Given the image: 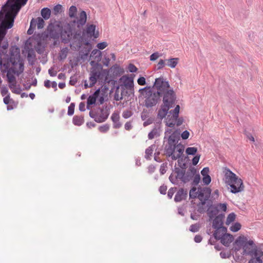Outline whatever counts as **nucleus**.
<instances>
[{
    "label": "nucleus",
    "mask_w": 263,
    "mask_h": 263,
    "mask_svg": "<svg viewBox=\"0 0 263 263\" xmlns=\"http://www.w3.org/2000/svg\"><path fill=\"white\" fill-rule=\"evenodd\" d=\"M218 207V209L221 210L223 212H226L227 209V204L226 203H217L215 204Z\"/></svg>",
    "instance_id": "obj_51"
},
{
    "label": "nucleus",
    "mask_w": 263,
    "mask_h": 263,
    "mask_svg": "<svg viewBox=\"0 0 263 263\" xmlns=\"http://www.w3.org/2000/svg\"><path fill=\"white\" fill-rule=\"evenodd\" d=\"M220 256L222 258H229L231 254L228 252L222 251L220 253Z\"/></svg>",
    "instance_id": "obj_60"
},
{
    "label": "nucleus",
    "mask_w": 263,
    "mask_h": 263,
    "mask_svg": "<svg viewBox=\"0 0 263 263\" xmlns=\"http://www.w3.org/2000/svg\"><path fill=\"white\" fill-rule=\"evenodd\" d=\"M209 168L208 167H204L201 171V174L202 175L203 177L204 176H206L209 175Z\"/></svg>",
    "instance_id": "obj_61"
},
{
    "label": "nucleus",
    "mask_w": 263,
    "mask_h": 263,
    "mask_svg": "<svg viewBox=\"0 0 263 263\" xmlns=\"http://www.w3.org/2000/svg\"><path fill=\"white\" fill-rule=\"evenodd\" d=\"M100 114L99 118L98 120V123H102L105 122L108 118L109 115V108L107 106H104L102 107H99Z\"/></svg>",
    "instance_id": "obj_16"
},
{
    "label": "nucleus",
    "mask_w": 263,
    "mask_h": 263,
    "mask_svg": "<svg viewBox=\"0 0 263 263\" xmlns=\"http://www.w3.org/2000/svg\"><path fill=\"white\" fill-rule=\"evenodd\" d=\"M18 65L19 70H16L14 67H11L10 68V70H11L14 74H15L17 76L21 74L24 70V63L22 60L19 62Z\"/></svg>",
    "instance_id": "obj_30"
},
{
    "label": "nucleus",
    "mask_w": 263,
    "mask_h": 263,
    "mask_svg": "<svg viewBox=\"0 0 263 263\" xmlns=\"http://www.w3.org/2000/svg\"><path fill=\"white\" fill-rule=\"evenodd\" d=\"M16 15L9 9L3 6L2 10L0 12V29L7 32L8 29L13 27Z\"/></svg>",
    "instance_id": "obj_5"
},
{
    "label": "nucleus",
    "mask_w": 263,
    "mask_h": 263,
    "mask_svg": "<svg viewBox=\"0 0 263 263\" xmlns=\"http://www.w3.org/2000/svg\"><path fill=\"white\" fill-rule=\"evenodd\" d=\"M112 123V127L114 128L118 129L122 126V123L120 122V116L119 113L115 111L112 113L110 118Z\"/></svg>",
    "instance_id": "obj_19"
},
{
    "label": "nucleus",
    "mask_w": 263,
    "mask_h": 263,
    "mask_svg": "<svg viewBox=\"0 0 263 263\" xmlns=\"http://www.w3.org/2000/svg\"><path fill=\"white\" fill-rule=\"evenodd\" d=\"M155 91H158L159 95L162 96V100L166 98L167 100H176V95L170 84L163 77L155 79L153 86L152 87Z\"/></svg>",
    "instance_id": "obj_2"
},
{
    "label": "nucleus",
    "mask_w": 263,
    "mask_h": 263,
    "mask_svg": "<svg viewBox=\"0 0 263 263\" xmlns=\"http://www.w3.org/2000/svg\"><path fill=\"white\" fill-rule=\"evenodd\" d=\"M77 8L75 6H71L69 8L68 15L70 17L72 18L76 17Z\"/></svg>",
    "instance_id": "obj_38"
},
{
    "label": "nucleus",
    "mask_w": 263,
    "mask_h": 263,
    "mask_svg": "<svg viewBox=\"0 0 263 263\" xmlns=\"http://www.w3.org/2000/svg\"><path fill=\"white\" fill-rule=\"evenodd\" d=\"M156 146L155 144L151 145L148 148L145 149V158L146 159H149L150 158V156H152L153 154V152L154 151V148Z\"/></svg>",
    "instance_id": "obj_32"
},
{
    "label": "nucleus",
    "mask_w": 263,
    "mask_h": 263,
    "mask_svg": "<svg viewBox=\"0 0 263 263\" xmlns=\"http://www.w3.org/2000/svg\"><path fill=\"white\" fill-rule=\"evenodd\" d=\"M235 244H239L242 246L243 249V255H249L250 256L256 255L257 252L261 249L258 248L252 240H248L246 236H239L235 240Z\"/></svg>",
    "instance_id": "obj_4"
},
{
    "label": "nucleus",
    "mask_w": 263,
    "mask_h": 263,
    "mask_svg": "<svg viewBox=\"0 0 263 263\" xmlns=\"http://www.w3.org/2000/svg\"><path fill=\"white\" fill-rule=\"evenodd\" d=\"M187 195V191H185L183 189H180L176 193L174 201L176 202H179L183 200H185Z\"/></svg>",
    "instance_id": "obj_18"
},
{
    "label": "nucleus",
    "mask_w": 263,
    "mask_h": 263,
    "mask_svg": "<svg viewBox=\"0 0 263 263\" xmlns=\"http://www.w3.org/2000/svg\"><path fill=\"white\" fill-rule=\"evenodd\" d=\"M166 172V164L162 163L160 168V173L161 175L164 174Z\"/></svg>",
    "instance_id": "obj_63"
},
{
    "label": "nucleus",
    "mask_w": 263,
    "mask_h": 263,
    "mask_svg": "<svg viewBox=\"0 0 263 263\" xmlns=\"http://www.w3.org/2000/svg\"><path fill=\"white\" fill-rule=\"evenodd\" d=\"M166 65L172 68H175L179 62V59L177 58H171L169 59H166Z\"/></svg>",
    "instance_id": "obj_28"
},
{
    "label": "nucleus",
    "mask_w": 263,
    "mask_h": 263,
    "mask_svg": "<svg viewBox=\"0 0 263 263\" xmlns=\"http://www.w3.org/2000/svg\"><path fill=\"white\" fill-rule=\"evenodd\" d=\"M236 218V215L234 213H231L229 214L227 217L226 223L227 225H229L230 223L234 221Z\"/></svg>",
    "instance_id": "obj_39"
},
{
    "label": "nucleus",
    "mask_w": 263,
    "mask_h": 263,
    "mask_svg": "<svg viewBox=\"0 0 263 263\" xmlns=\"http://www.w3.org/2000/svg\"><path fill=\"white\" fill-rule=\"evenodd\" d=\"M115 88H116V90H115V93L114 94V99L115 100H116L117 101L122 100L123 98V96L130 95L129 94H128V92L127 90H126V91L123 90V91H121V95H119V88H120L119 85L116 86Z\"/></svg>",
    "instance_id": "obj_20"
},
{
    "label": "nucleus",
    "mask_w": 263,
    "mask_h": 263,
    "mask_svg": "<svg viewBox=\"0 0 263 263\" xmlns=\"http://www.w3.org/2000/svg\"><path fill=\"white\" fill-rule=\"evenodd\" d=\"M96 26L93 24L87 26L86 33L90 36H93L95 38H97L99 36L98 32L95 33Z\"/></svg>",
    "instance_id": "obj_25"
},
{
    "label": "nucleus",
    "mask_w": 263,
    "mask_h": 263,
    "mask_svg": "<svg viewBox=\"0 0 263 263\" xmlns=\"http://www.w3.org/2000/svg\"><path fill=\"white\" fill-rule=\"evenodd\" d=\"M215 229V231L213 234L214 237L216 240H220V238H221L223 235H225L226 232H223L222 228H220L218 229L217 233V229Z\"/></svg>",
    "instance_id": "obj_33"
},
{
    "label": "nucleus",
    "mask_w": 263,
    "mask_h": 263,
    "mask_svg": "<svg viewBox=\"0 0 263 263\" xmlns=\"http://www.w3.org/2000/svg\"><path fill=\"white\" fill-rule=\"evenodd\" d=\"M185 152L187 155L194 156L197 152V148L195 147H189L186 149Z\"/></svg>",
    "instance_id": "obj_37"
},
{
    "label": "nucleus",
    "mask_w": 263,
    "mask_h": 263,
    "mask_svg": "<svg viewBox=\"0 0 263 263\" xmlns=\"http://www.w3.org/2000/svg\"><path fill=\"white\" fill-rule=\"evenodd\" d=\"M200 157V155L197 154L195 155L192 159V163L194 165H196L198 163Z\"/></svg>",
    "instance_id": "obj_59"
},
{
    "label": "nucleus",
    "mask_w": 263,
    "mask_h": 263,
    "mask_svg": "<svg viewBox=\"0 0 263 263\" xmlns=\"http://www.w3.org/2000/svg\"><path fill=\"white\" fill-rule=\"evenodd\" d=\"M41 13L44 19L48 20L50 16L51 10L49 8L45 7L41 10Z\"/></svg>",
    "instance_id": "obj_31"
},
{
    "label": "nucleus",
    "mask_w": 263,
    "mask_h": 263,
    "mask_svg": "<svg viewBox=\"0 0 263 263\" xmlns=\"http://www.w3.org/2000/svg\"><path fill=\"white\" fill-rule=\"evenodd\" d=\"M263 256V251L262 250L257 252L256 255L254 254L251 256V259L249 260L248 263H262L261 257Z\"/></svg>",
    "instance_id": "obj_21"
},
{
    "label": "nucleus",
    "mask_w": 263,
    "mask_h": 263,
    "mask_svg": "<svg viewBox=\"0 0 263 263\" xmlns=\"http://www.w3.org/2000/svg\"><path fill=\"white\" fill-rule=\"evenodd\" d=\"M176 175L174 177L173 174L169 176V180L173 184H178V180L183 183H186L191 179V176L189 175H185V171L181 170L179 167H175L174 170Z\"/></svg>",
    "instance_id": "obj_8"
},
{
    "label": "nucleus",
    "mask_w": 263,
    "mask_h": 263,
    "mask_svg": "<svg viewBox=\"0 0 263 263\" xmlns=\"http://www.w3.org/2000/svg\"><path fill=\"white\" fill-rule=\"evenodd\" d=\"M180 139V133L176 130L170 135L166 140L167 144L165 146V151L167 157H171L173 153H175L176 147Z\"/></svg>",
    "instance_id": "obj_6"
},
{
    "label": "nucleus",
    "mask_w": 263,
    "mask_h": 263,
    "mask_svg": "<svg viewBox=\"0 0 263 263\" xmlns=\"http://www.w3.org/2000/svg\"><path fill=\"white\" fill-rule=\"evenodd\" d=\"M166 65L165 60L160 59L157 65V70H158L162 69Z\"/></svg>",
    "instance_id": "obj_46"
},
{
    "label": "nucleus",
    "mask_w": 263,
    "mask_h": 263,
    "mask_svg": "<svg viewBox=\"0 0 263 263\" xmlns=\"http://www.w3.org/2000/svg\"><path fill=\"white\" fill-rule=\"evenodd\" d=\"M75 104L74 103H71L68 108L67 115L69 116H72L74 114V111Z\"/></svg>",
    "instance_id": "obj_44"
},
{
    "label": "nucleus",
    "mask_w": 263,
    "mask_h": 263,
    "mask_svg": "<svg viewBox=\"0 0 263 263\" xmlns=\"http://www.w3.org/2000/svg\"><path fill=\"white\" fill-rule=\"evenodd\" d=\"M133 113L132 111L129 110H126L123 112L122 117L124 119H128L132 116Z\"/></svg>",
    "instance_id": "obj_48"
},
{
    "label": "nucleus",
    "mask_w": 263,
    "mask_h": 263,
    "mask_svg": "<svg viewBox=\"0 0 263 263\" xmlns=\"http://www.w3.org/2000/svg\"><path fill=\"white\" fill-rule=\"evenodd\" d=\"M107 45H108V44L107 43V42H102L99 43L97 44V47L98 48V49L99 50H103L104 48H105L107 46Z\"/></svg>",
    "instance_id": "obj_53"
},
{
    "label": "nucleus",
    "mask_w": 263,
    "mask_h": 263,
    "mask_svg": "<svg viewBox=\"0 0 263 263\" xmlns=\"http://www.w3.org/2000/svg\"><path fill=\"white\" fill-rule=\"evenodd\" d=\"M167 186L165 185H162L159 187V191L162 195H165L166 193Z\"/></svg>",
    "instance_id": "obj_57"
},
{
    "label": "nucleus",
    "mask_w": 263,
    "mask_h": 263,
    "mask_svg": "<svg viewBox=\"0 0 263 263\" xmlns=\"http://www.w3.org/2000/svg\"><path fill=\"white\" fill-rule=\"evenodd\" d=\"M176 100H162L163 103L161 105L160 109L158 110V117L162 119L166 117L170 108L174 107Z\"/></svg>",
    "instance_id": "obj_10"
},
{
    "label": "nucleus",
    "mask_w": 263,
    "mask_h": 263,
    "mask_svg": "<svg viewBox=\"0 0 263 263\" xmlns=\"http://www.w3.org/2000/svg\"><path fill=\"white\" fill-rule=\"evenodd\" d=\"M176 187H171L167 192V197L169 199H172L175 192L176 191Z\"/></svg>",
    "instance_id": "obj_50"
},
{
    "label": "nucleus",
    "mask_w": 263,
    "mask_h": 263,
    "mask_svg": "<svg viewBox=\"0 0 263 263\" xmlns=\"http://www.w3.org/2000/svg\"><path fill=\"white\" fill-rule=\"evenodd\" d=\"M160 135V127L156 126L148 133V138L149 139H153L155 137H159Z\"/></svg>",
    "instance_id": "obj_26"
},
{
    "label": "nucleus",
    "mask_w": 263,
    "mask_h": 263,
    "mask_svg": "<svg viewBox=\"0 0 263 263\" xmlns=\"http://www.w3.org/2000/svg\"><path fill=\"white\" fill-rule=\"evenodd\" d=\"M138 69L136 66L133 64H129L128 66V70L130 72H135L137 71Z\"/></svg>",
    "instance_id": "obj_55"
},
{
    "label": "nucleus",
    "mask_w": 263,
    "mask_h": 263,
    "mask_svg": "<svg viewBox=\"0 0 263 263\" xmlns=\"http://www.w3.org/2000/svg\"><path fill=\"white\" fill-rule=\"evenodd\" d=\"M234 239L233 236L230 234L226 233L225 235H223L221 238H220L221 242L224 246L228 247L229 245L233 241Z\"/></svg>",
    "instance_id": "obj_22"
},
{
    "label": "nucleus",
    "mask_w": 263,
    "mask_h": 263,
    "mask_svg": "<svg viewBox=\"0 0 263 263\" xmlns=\"http://www.w3.org/2000/svg\"><path fill=\"white\" fill-rule=\"evenodd\" d=\"M180 135L183 140H186L189 138L190 136V133L187 130H185L183 131L182 134H180Z\"/></svg>",
    "instance_id": "obj_64"
},
{
    "label": "nucleus",
    "mask_w": 263,
    "mask_h": 263,
    "mask_svg": "<svg viewBox=\"0 0 263 263\" xmlns=\"http://www.w3.org/2000/svg\"><path fill=\"white\" fill-rule=\"evenodd\" d=\"M21 61L20 55L11 56L10 58V62L13 66H16Z\"/></svg>",
    "instance_id": "obj_34"
},
{
    "label": "nucleus",
    "mask_w": 263,
    "mask_h": 263,
    "mask_svg": "<svg viewBox=\"0 0 263 263\" xmlns=\"http://www.w3.org/2000/svg\"><path fill=\"white\" fill-rule=\"evenodd\" d=\"M45 22L43 18L38 17L37 18V26L39 29H42L44 27Z\"/></svg>",
    "instance_id": "obj_45"
},
{
    "label": "nucleus",
    "mask_w": 263,
    "mask_h": 263,
    "mask_svg": "<svg viewBox=\"0 0 263 263\" xmlns=\"http://www.w3.org/2000/svg\"><path fill=\"white\" fill-rule=\"evenodd\" d=\"M110 126L108 124H105L102 125H101L99 127V130L102 133H105L108 131L109 129Z\"/></svg>",
    "instance_id": "obj_42"
},
{
    "label": "nucleus",
    "mask_w": 263,
    "mask_h": 263,
    "mask_svg": "<svg viewBox=\"0 0 263 263\" xmlns=\"http://www.w3.org/2000/svg\"><path fill=\"white\" fill-rule=\"evenodd\" d=\"M89 80L90 82L89 87H91L96 83L97 81V79H96L95 77L90 76L89 77Z\"/></svg>",
    "instance_id": "obj_62"
},
{
    "label": "nucleus",
    "mask_w": 263,
    "mask_h": 263,
    "mask_svg": "<svg viewBox=\"0 0 263 263\" xmlns=\"http://www.w3.org/2000/svg\"><path fill=\"white\" fill-rule=\"evenodd\" d=\"M72 35V29L68 25L61 30L60 36H61V42L64 44L68 43L71 39Z\"/></svg>",
    "instance_id": "obj_13"
},
{
    "label": "nucleus",
    "mask_w": 263,
    "mask_h": 263,
    "mask_svg": "<svg viewBox=\"0 0 263 263\" xmlns=\"http://www.w3.org/2000/svg\"><path fill=\"white\" fill-rule=\"evenodd\" d=\"M87 15L86 13L84 11H82L79 14V18L77 21L74 20L73 21V23H76L77 27L78 28H81L82 26L84 25L86 22Z\"/></svg>",
    "instance_id": "obj_17"
},
{
    "label": "nucleus",
    "mask_w": 263,
    "mask_h": 263,
    "mask_svg": "<svg viewBox=\"0 0 263 263\" xmlns=\"http://www.w3.org/2000/svg\"><path fill=\"white\" fill-rule=\"evenodd\" d=\"M177 119L173 118V116L167 115L165 118V124L170 127H174L175 125V121Z\"/></svg>",
    "instance_id": "obj_27"
},
{
    "label": "nucleus",
    "mask_w": 263,
    "mask_h": 263,
    "mask_svg": "<svg viewBox=\"0 0 263 263\" xmlns=\"http://www.w3.org/2000/svg\"><path fill=\"white\" fill-rule=\"evenodd\" d=\"M176 149L178 152V154L175 155V153H173L171 156V159L173 160H176L178 158H180L182 157V155L184 151V146L181 143H178L176 147Z\"/></svg>",
    "instance_id": "obj_24"
},
{
    "label": "nucleus",
    "mask_w": 263,
    "mask_h": 263,
    "mask_svg": "<svg viewBox=\"0 0 263 263\" xmlns=\"http://www.w3.org/2000/svg\"><path fill=\"white\" fill-rule=\"evenodd\" d=\"M208 207L206 213L209 218V221H211L214 217L218 215L219 209L216 204H213L212 201H208L206 204Z\"/></svg>",
    "instance_id": "obj_14"
},
{
    "label": "nucleus",
    "mask_w": 263,
    "mask_h": 263,
    "mask_svg": "<svg viewBox=\"0 0 263 263\" xmlns=\"http://www.w3.org/2000/svg\"><path fill=\"white\" fill-rule=\"evenodd\" d=\"M241 227V225L239 222L234 223L230 228V230L233 232L238 231Z\"/></svg>",
    "instance_id": "obj_40"
},
{
    "label": "nucleus",
    "mask_w": 263,
    "mask_h": 263,
    "mask_svg": "<svg viewBox=\"0 0 263 263\" xmlns=\"http://www.w3.org/2000/svg\"><path fill=\"white\" fill-rule=\"evenodd\" d=\"M211 192V189L207 187H201L199 186L198 187L197 191L195 186L191 188L189 193V197L191 199H195L197 197L200 200L197 204V211L199 213L203 214L205 212L203 205L209 201Z\"/></svg>",
    "instance_id": "obj_1"
},
{
    "label": "nucleus",
    "mask_w": 263,
    "mask_h": 263,
    "mask_svg": "<svg viewBox=\"0 0 263 263\" xmlns=\"http://www.w3.org/2000/svg\"><path fill=\"white\" fill-rule=\"evenodd\" d=\"M89 117L92 119H94L95 122L98 123V120L99 118V113L93 111H90L89 113Z\"/></svg>",
    "instance_id": "obj_43"
},
{
    "label": "nucleus",
    "mask_w": 263,
    "mask_h": 263,
    "mask_svg": "<svg viewBox=\"0 0 263 263\" xmlns=\"http://www.w3.org/2000/svg\"><path fill=\"white\" fill-rule=\"evenodd\" d=\"M120 80L121 81L123 80V84L119 85L121 91H123V90H127L128 94H133L134 93V77L123 76Z\"/></svg>",
    "instance_id": "obj_9"
},
{
    "label": "nucleus",
    "mask_w": 263,
    "mask_h": 263,
    "mask_svg": "<svg viewBox=\"0 0 263 263\" xmlns=\"http://www.w3.org/2000/svg\"><path fill=\"white\" fill-rule=\"evenodd\" d=\"M84 122V117L82 116H74L72 119V123L77 126H81Z\"/></svg>",
    "instance_id": "obj_29"
},
{
    "label": "nucleus",
    "mask_w": 263,
    "mask_h": 263,
    "mask_svg": "<svg viewBox=\"0 0 263 263\" xmlns=\"http://www.w3.org/2000/svg\"><path fill=\"white\" fill-rule=\"evenodd\" d=\"M225 217L224 213H220L214 217L212 220V227L214 229H217V231L218 229L222 228L223 232H227V229L226 227L223 226V220Z\"/></svg>",
    "instance_id": "obj_12"
},
{
    "label": "nucleus",
    "mask_w": 263,
    "mask_h": 263,
    "mask_svg": "<svg viewBox=\"0 0 263 263\" xmlns=\"http://www.w3.org/2000/svg\"><path fill=\"white\" fill-rule=\"evenodd\" d=\"M148 117H149L148 112L147 111V110L144 109L141 114V118L142 120H143V121L146 120L147 118H148Z\"/></svg>",
    "instance_id": "obj_49"
},
{
    "label": "nucleus",
    "mask_w": 263,
    "mask_h": 263,
    "mask_svg": "<svg viewBox=\"0 0 263 263\" xmlns=\"http://www.w3.org/2000/svg\"><path fill=\"white\" fill-rule=\"evenodd\" d=\"M27 1L28 0H7L6 8L17 15L21 8L26 5Z\"/></svg>",
    "instance_id": "obj_11"
},
{
    "label": "nucleus",
    "mask_w": 263,
    "mask_h": 263,
    "mask_svg": "<svg viewBox=\"0 0 263 263\" xmlns=\"http://www.w3.org/2000/svg\"><path fill=\"white\" fill-rule=\"evenodd\" d=\"M179 110L180 106L179 105H177L174 109L170 110L169 112L171 115H173V118L177 119L179 117Z\"/></svg>",
    "instance_id": "obj_35"
},
{
    "label": "nucleus",
    "mask_w": 263,
    "mask_h": 263,
    "mask_svg": "<svg viewBox=\"0 0 263 263\" xmlns=\"http://www.w3.org/2000/svg\"><path fill=\"white\" fill-rule=\"evenodd\" d=\"M202 181L204 185H208L211 182V178L210 175L204 176L202 178Z\"/></svg>",
    "instance_id": "obj_54"
},
{
    "label": "nucleus",
    "mask_w": 263,
    "mask_h": 263,
    "mask_svg": "<svg viewBox=\"0 0 263 263\" xmlns=\"http://www.w3.org/2000/svg\"><path fill=\"white\" fill-rule=\"evenodd\" d=\"M200 225L198 223L192 224L190 227V231L192 232L195 233L199 231Z\"/></svg>",
    "instance_id": "obj_47"
},
{
    "label": "nucleus",
    "mask_w": 263,
    "mask_h": 263,
    "mask_svg": "<svg viewBox=\"0 0 263 263\" xmlns=\"http://www.w3.org/2000/svg\"><path fill=\"white\" fill-rule=\"evenodd\" d=\"M189 171H190L192 176H194L192 184L194 186L198 185L201 179L200 174L199 173L196 174L197 171L194 167H190Z\"/></svg>",
    "instance_id": "obj_23"
},
{
    "label": "nucleus",
    "mask_w": 263,
    "mask_h": 263,
    "mask_svg": "<svg viewBox=\"0 0 263 263\" xmlns=\"http://www.w3.org/2000/svg\"><path fill=\"white\" fill-rule=\"evenodd\" d=\"M91 54L93 55H95L96 57V58H97L98 59H99L101 55V52L100 51L99 49H95L92 51Z\"/></svg>",
    "instance_id": "obj_52"
},
{
    "label": "nucleus",
    "mask_w": 263,
    "mask_h": 263,
    "mask_svg": "<svg viewBox=\"0 0 263 263\" xmlns=\"http://www.w3.org/2000/svg\"><path fill=\"white\" fill-rule=\"evenodd\" d=\"M1 92L3 97L6 96L9 93L8 88L6 86L2 87Z\"/></svg>",
    "instance_id": "obj_58"
},
{
    "label": "nucleus",
    "mask_w": 263,
    "mask_h": 263,
    "mask_svg": "<svg viewBox=\"0 0 263 263\" xmlns=\"http://www.w3.org/2000/svg\"><path fill=\"white\" fill-rule=\"evenodd\" d=\"M96 102V99L92 97L91 96H89L87 99V106H86L87 109H90L89 106L95 104Z\"/></svg>",
    "instance_id": "obj_41"
},
{
    "label": "nucleus",
    "mask_w": 263,
    "mask_h": 263,
    "mask_svg": "<svg viewBox=\"0 0 263 263\" xmlns=\"http://www.w3.org/2000/svg\"><path fill=\"white\" fill-rule=\"evenodd\" d=\"M226 182L230 186V192L233 194L240 193L244 190L242 180L229 168L224 170Z\"/></svg>",
    "instance_id": "obj_3"
},
{
    "label": "nucleus",
    "mask_w": 263,
    "mask_h": 263,
    "mask_svg": "<svg viewBox=\"0 0 263 263\" xmlns=\"http://www.w3.org/2000/svg\"><path fill=\"white\" fill-rule=\"evenodd\" d=\"M68 49L67 47H65L62 49L59 53V59L60 60L65 59L67 55Z\"/></svg>",
    "instance_id": "obj_36"
},
{
    "label": "nucleus",
    "mask_w": 263,
    "mask_h": 263,
    "mask_svg": "<svg viewBox=\"0 0 263 263\" xmlns=\"http://www.w3.org/2000/svg\"><path fill=\"white\" fill-rule=\"evenodd\" d=\"M144 106L148 109L156 106L161 101L162 96L159 95L158 91H155L153 89L146 92L144 96Z\"/></svg>",
    "instance_id": "obj_7"
},
{
    "label": "nucleus",
    "mask_w": 263,
    "mask_h": 263,
    "mask_svg": "<svg viewBox=\"0 0 263 263\" xmlns=\"http://www.w3.org/2000/svg\"><path fill=\"white\" fill-rule=\"evenodd\" d=\"M160 56L159 53L158 52L152 53L149 57L150 61H154L157 59Z\"/></svg>",
    "instance_id": "obj_56"
},
{
    "label": "nucleus",
    "mask_w": 263,
    "mask_h": 263,
    "mask_svg": "<svg viewBox=\"0 0 263 263\" xmlns=\"http://www.w3.org/2000/svg\"><path fill=\"white\" fill-rule=\"evenodd\" d=\"M47 32V34L44 35V37H49V38L54 40L58 39L60 37V32L59 30L55 29L53 25H51L48 27Z\"/></svg>",
    "instance_id": "obj_15"
}]
</instances>
